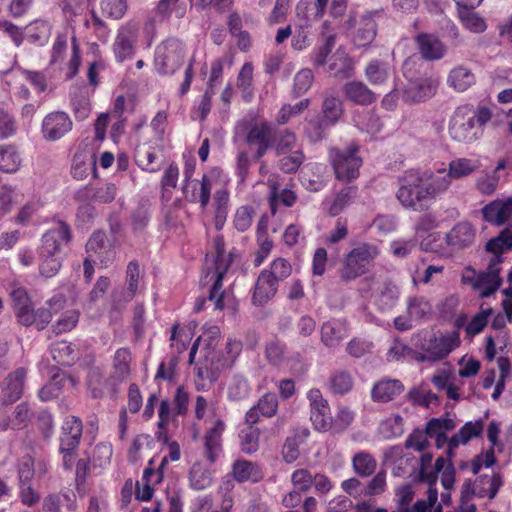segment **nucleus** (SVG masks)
<instances>
[{"label": "nucleus", "instance_id": "f257e3e1", "mask_svg": "<svg viewBox=\"0 0 512 512\" xmlns=\"http://www.w3.org/2000/svg\"><path fill=\"white\" fill-rule=\"evenodd\" d=\"M448 188L447 177L433 176L427 179L420 172L409 170L399 179L396 196L404 207L423 211L431 201Z\"/></svg>", "mask_w": 512, "mask_h": 512}, {"label": "nucleus", "instance_id": "f03ea898", "mask_svg": "<svg viewBox=\"0 0 512 512\" xmlns=\"http://www.w3.org/2000/svg\"><path fill=\"white\" fill-rule=\"evenodd\" d=\"M214 252L208 253L204 264V279L212 282L209 300L215 303V307L223 310L230 299L222 291V279L227 273L233 261V254L226 253L223 237L217 235L213 240Z\"/></svg>", "mask_w": 512, "mask_h": 512}, {"label": "nucleus", "instance_id": "7ed1b4c3", "mask_svg": "<svg viewBox=\"0 0 512 512\" xmlns=\"http://www.w3.org/2000/svg\"><path fill=\"white\" fill-rule=\"evenodd\" d=\"M491 118L492 111L487 106H478L474 111L467 106L459 107L450 120V137L461 143L475 142Z\"/></svg>", "mask_w": 512, "mask_h": 512}, {"label": "nucleus", "instance_id": "20e7f679", "mask_svg": "<svg viewBox=\"0 0 512 512\" xmlns=\"http://www.w3.org/2000/svg\"><path fill=\"white\" fill-rule=\"evenodd\" d=\"M413 341L415 347L420 350L416 353L415 359L431 362L444 359L461 343L457 331L440 335L419 332L413 336Z\"/></svg>", "mask_w": 512, "mask_h": 512}, {"label": "nucleus", "instance_id": "39448f33", "mask_svg": "<svg viewBox=\"0 0 512 512\" xmlns=\"http://www.w3.org/2000/svg\"><path fill=\"white\" fill-rule=\"evenodd\" d=\"M379 254L380 249L374 243L356 244L342 259L338 270L340 279L347 283L365 275Z\"/></svg>", "mask_w": 512, "mask_h": 512}, {"label": "nucleus", "instance_id": "423d86ee", "mask_svg": "<svg viewBox=\"0 0 512 512\" xmlns=\"http://www.w3.org/2000/svg\"><path fill=\"white\" fill-rule=\"evenodd\" d=\"M503 258L491 257L485 271L477 272L471 266H467L461 276L463 284L469 285L481 298L493 295L501 286L500 276Z\"/></svg>", "mask_w": 512, "mask_h": 512}, {"label": "nucleus", "instance_id": "0eeeda50", "mask_svg": "<svg viewBox=\"0 0 512 512\" xmlns=\"http://www.w3.org/2000/svg\"><path fill=\"white\" fill-rule=\"evenodd\" d=\"M360 147L351 142L345 148L333 147L329 149V158L338 180L351 182L358 178L359 169L363 164L358 155Z\"/></svg>", "mask_w": 512, "mask_h": 512}, {"label": "nucleus", "instance_id": "6e6552de", "mask_svg": "<svg viewBox=\"0 0 512 512\" xmlns=\"http://www.w3.org/2000/svg\"><path fill=\"white\" fill-rule=\"evenodd\" d=\"M64 242V226L47 231L42 238L40 256L42 262L39 270L42 276L47 278L55 276L61 269L62 263L60 257L61 247Z\"/></svg>", "mask_w": 512, "mask_h": 512}, {"label": "nucleus", "instance_id": "1a4fd4ad", "mask_svg": "<svg viewBox=\"0 0 512 512\" xmlns=\"http://www.w3.org/2000/svg\"><path fill=\"white\" fill-rule=\"evenodd\" d=\"M185 49L181 41L169 38L155 49L154 66L158 74L173 75L182 65Z\"/></svg>", "mask_w": 512, "mask_h": 512}, {"label": "nucleus", "instance_id": "9d476101", "mask_svg": "<svg viewBox=\"0 0 512 512\" xmlns=\"http://www.w3.org/2000/svg\"><path fill=\"white\" fill-rule=\"evenodd\" d=\"M275 136L274 128L267 121H260L249 127L246 143L249 148L255 149L254 160H260L275 145Z\"/></svg>", "mask_w": 512, "mask_h": 512}, {"label": "nucleus", "instance_id": "9b49d317", "mask_svg": "<svg viewBox=\"0 0 512 512\" xmlns=\"http://www.w3.org/2000/svg\"><path fill=\"white\" fill-rule=\"evenodd\" d=\"M138 40V28L133 24L121 26L112 44V51L117 63L131 59L135 53Z\"/></svg>", "mask_w": 512, "mask_h": 512}, {"label": "nucleus", "instance_id": "f8f14e48", "mask_svg": "<svg viewBox=\"0 0 512 512\" xmlns=\"http://www.w3.org/2000/svg\"><path fill=\"white\" fill-rule=\"evenodd\" d=\"M310 406V419L314 427L319 431H327L332 426V416L328 401L318 388H313L307 393Z\"/></svg>", "mask_w": 512, "mask_h": 512}, {"label": "nucleus", "instance_id": "ddd939ff", "mask_svg": "<svg viewBox=\"0 0 512 512\" xmlns=\"http://www.w3.org/2000/svg\"><path fill=\"white\" fill-rule=\"evenodd\" d=\"M329 0H299L296 5V17L301 22V29H308L320 20L328 7Z\"/></svg>", "mask_w": 512, "mask_h": 512}, {"label": "nucleus", "instance_id": "4468645a", "mask_svg": "<svg viewBox=\"0 0 512 512\" xmlns=\"http://www.w3.org/2000/svg\"><path fill=\"white\" fill-rule=\"evenodd\" d=\"M167 463V458L163 457L160 466L157 469L152 468L153 459L149 461V466L145 468L140 481L136 483L135 497L139 501H149L154 494L153 486L163 479V468Z\"/></svg>", "mask_w": 512, "mask_h": 512}, {"label": "nucleus", "instance_id": "2eb2a0df", "mask_svg": "<svg viewBox=\"0 0 512 512\" xmlns=\"http://www.w3.org/2000/svg\"><path fill=\"white\" fill-rule=\"evenodd\" d=\"M26 377L27 369L19 367L4 378L1 383V392L5 404L14 403L22 397Z\"/></svg>", "mask_w": 512, "mask_h": 512}, {"label": "nucleus", "instance_id": "dca6fc26", "mask_svg": "<svg viewBox=\"0 0 512 512\" xmlns=\"http://www.w3.org/2000/svg\"><path fill=\"white\" fill-rule=\"evenodd\" d=\"M416 462V458L404 453L400 446H393L385 452L384 463L392 466V474L395 477H405L415 468Z\"/></svg>", "mask_w": 512, "mask_h": 512}, {"label": "nucleus", "instance_id": "f3484780", "mask_svg": "<svg viewBox=\"0 0 512 512\" xmlns=\"http://www.w3.org/2000/svg\"><path fill=\"white\" fill-rule=\"evenodd\" d=\"M226 429V423L220 416L214 419L212 425L204 435V445L207 459L213 463L222 450V436Z\"/></svg>", "mask_w": 512, "mask_h": 512}, {"label": "nucleus", "instance_id": "a211bd4d", "mask_svg": "<svg viewBox=\"0 0 512 512\" xmlns=\"http://www.w3.org/2000/svg\"><path fill=\"white\" fill-rule=\"evenodd\" d=\"M278 410V398L275 393H265L258 402L252 406L245 415V422L254 426L260 420V415L271 418L276 415Z\"/></svg>", "mask_w": 512, "mask_h": 512}, {"label": "nucleus", "instance_id": "6ab92c4d", "mask_svg": "<svg viewBox=\"0 0 512 512\" xmlns=\"http://www.w3.org/2000/svg\"><path fill=\"white\" fill-rule=\"evenodd\" d=\"M342 92L346 100L359 106H369L377 100L376 93L360 80L346 82Z\"/></svg>", "mask_w": 512, "mask_h": 512}, {"label": "nucleus", "instance_id": "aec40b11", "mask_svg": "<svg viewBox=\"0 0 512 512\" xmlns=\"http://www.w3.org/2000/svg\"><path fill=\"white\" fill-rule=\"evenodd\" d=\"M482 215L490 224H505L512 218V197L491 201L482 208Z\"/></svg>", "mask_w": 512, "mask_h": 512}, {"label": "nucleus", "instance_id": "412c9836", "mask_svg": "<svg viewBox=\"0 0 512 512\" xmlns=\"http://www.w3.org/2000/svg\"><path fill=\"white\" fill-rule=\"evenodd\" d=\"M331 75L340 80L350 79L355 74V61L342 47H339L329 59Z\"/></svg>", "mask_w": 512, "mask_h": 512}, {"label": "nucleus", "instance_id": "4be33fe9", "mask_svg": "<svg viewBox=\"0 0 512 512\" xmlns=\"http://www.w3.org/2000/svg\"><path fill=\"white\" fill-rule=\"evenodd\" d=\"M376 14L377 11H369L361 16L352 39L356 48L367 47L375 39L377 33Z\"/></svg>", "mask_w": 512, "mask_h": 512}, {"label": "nucleus", "instance_id": "5701e85b", "mask_svg": "<svg viewBox=\"0 0 512 512\" xmlns=\"http://www.w3.org/2000/svg\"><path fill=\"white\" fill-rule=\"evenodd\" d=\"M278 283L266 270H263L257 278L252 294V303L263 306L277 293Z\"/></svg>", "mask_w": 512, "mask_h": 512}, {"label": "nucleus", "instance_id": "b1692460", "mask_svg": "<svg viewBox=\"0 0 512 512\" xmlns=\"http://www.w3.org/2000/svg\"><path fill=\"white\" fill-rule=\"evenodd\" d=\"M415 41L420 54L426 60H439L446 53V47L443 42L433 34L419 33L415 37Z\"/></svg>", "mask_w": 512, "mask_h": 512}, {"label": "nucleus", "instance_id": "393cba45", "mask_svg": "<svg viewBox=\"0 0 512 512\" xmlns=\"http://www.w3.org/2000/svg\"><path fill=\"white\" fill-rule=\"evenodd\" d=\"M484 429V423L482 419L474 422L470 421L453 435L448 442V455L451 457L453 451L460 445L467 444L471 439L479 437Z\"/></svg>", "mask_w": 512, "mask_h": 512}, {"label": "nucleus", "instance_id": "a878e982", "mask_svg": "<svg viewBox=\"0 0 512 512\" xmlns=\"http://www.w3.org/2000/svg\"><path fill=\"white\" fill-rule=\"evenodd\" d=\"M503 481L500 474L491 473L480 475L474 482H472L473 495L479 498L493 499Z\"/></svg>", "mask_w": 512, "mask_h": 512}, {"label": "nucleus", "instance_id": "bb28decb", "mask_svg": "<svg viewBox=\"0 0 512 512\" xmlns=\"http://www.w3.org/2000/svg\"><path fill=\"white\" fill-rule=\"evenodd\" d=\"M404 386L396 379H382L377 382L371 392L373 401L386 403L399 396Z\"/></svg>", "mask_w": 512, "mask_h": 512}, {"label": "nucleus", "instance_id": "cd10ccee", "mask_svg": "<svg viewBox=\"0 0 512 512\" xmlns=\"http://www.w3.org/2000/svg\"><path fill=\"white\" fill-rule=\"evenodd\" d=\"M347 337L348 328L345 322L329 321L321 327V340L328 347L338 346Z\"/></svg>", "mask_w": 512, "mask_h": 512}, {"label": "nucleus", "instance_id": "c85d7f7f", "mask_svg": "<svg viewBox=\"0 0 512 512\" xmlns=\"http://www.w3.org/2000/svg\"><path fill=\"white\" fill-rule=\"evenodd\" d=\"M232 475L238 482H258L263 478L260 467L251 461L237 459L232 465Z\"/></svg>", "mask_w": 512, "mask_h": 512}, {"label": "nucleus", "instance_id": "c756f323", "mask_svg": "<svg viewBox=\"0 0 512 512\" xmlns=\"http://www.w3.org/2000/svg\"><path fill=\"white\" fill-rule=\"evenodd\" d=\"M42 134L48 141L59 140L64 134V112H51L43 119Z\"/></svg>", "mask_w": 512, "mask_h": 512}, {"label": "nucleus", "instance_id": "7c9ffc66", "mask_svg": "<svg viewBox=\"0 0 512 512\" xmlns=\"http://www.w3.org/2000/svg\"><path fill=\"white\" fill-rule=\"evenodd\" d=\"M134 158L137 166L143 171L153 173L160 169L156 149L151 145L143 144L137 146Z\"/></svg>", "mask_w": 512, "mask_h": 512}, {"label": "nucleus", "instance_id": "2f4dec72", "mask_svg": "<svg viewBox=\"0 0 512 512\" xmlns=\"http://www.w3.org/2000/svg\"><path fill=\"white\" fill-rule=\"evenodd\" d=\"M367 81L373 86L384 85L390 77V67L385 61L373 59L364 69Z\"/></svg>", "mask_w": 512, "mask_h": 512}, {"label": "nucleus", "instance_id": "473e14b6", "mask_svg": "<svg viewBox=\"0 0 512 512\" xmlns=\"http://www.w3.org/2000/svg\"><path fill=\"white\" fill-rule=\"evenodd\" d=\"M22 164L21 155L14 144L0 145V170L5 173H15Z\"/></svg>", "mask_w": 512, "mask_h": 512}, {"label": "nucleus", "instance_id": "72a5a7b5", "mask_svg": "<svg viewBox=\"0 0 512 512\" xmlns=\"http://www.w3.org/2000/svg\"><path fill=\"white\" fill-rule=\"evenodd\" d=\"M90 173L96 175V159L88 153H77L74 155L71 175L77 180H83Z\"/></svg>", "mask_w": 512, "mask_h": 512}, {"label": "nucleus", "instance_id": "f704fd0d", "mask_svg": "<svg viewBox=\"0 0 512 512\" xmlns=\"http://www.w3.org/2000/svg\"><path fill=\"white\" fill-rule=\"evenodd\" d=\"M479 165L477 161L468 158H458L452 160L449 163L448 173L437 175L436 177H447L449 185L451 184V178L459 179L466 177L478 169Z\"/></svg>", "mask_w": 512, "mask_h": 512}, {"label": "nucleus", "instance_id": "c9c22d12", "mask_svg": "<svg viewBox=\"0 0 512 512\" xmlns=\"http://www.w3.org/2000/svg\"><path fill=\"white\" fill-rule=\"evenodd\" d=\"M447 81L456 91L464 92L475 83L476 79L469 68L459 65L450 71Z\"/></svg>", "mask_w": 512, "mask_h": 512}, {"label": "nucleus", "instance_id": "e433bc0d", "mask_svg": "<svg viewBox=\"0 0 512 512\" xmlns=\"http://www.w3.org/2000/svg\"><path fill=\"white\" fill-rule=\"evenodd\" d=\"M470 6L457 7L458 17L462 25L473 33H482L486 30L485 20Z\"/></svg>", "mask_w": 512, "mask_h": 512}, {"label": "nucleus", "instance_id": "4c0bfd02", "mask_svg": "<svg viewBox=\"0 0 512 512\" xmlns=\"http://www.w3.org/2000/svg\"><path fill=\"white\" fill-rule=\"evenodd\" d=\"M475 239V231L472 226H453L446 235L448 245L458 249L471 245Z\"/></svg>", "mask_w": 512, "mask_h": 512}, {"label": "nucleus", "instance_id": "58836bf2", "mask_svg": "<svg viewBox=\"0 0 512 512\" xmlns=\"http://www.w3.org/2000/svg\"><path fill=\"white\" fill-rule=\"evenodd\" d=\"M485 248L492 257L502 258V253L512 249V226H507L497 237L490 239Z\"/></svg>", "mask_w": 512, "mask_h": 512}, {"label": "nucleus", "instance_id": "ea45409f", "mask_svg": "<svg viewBox=\"0 0 512 512\" xmlns=\"http://www.w3.org/2000/svg\"><path fill=\"white\" fill-rule=\"evenodd\" d=\"M191 195L189 197L191 202H199L205 208L210 201L211 197V179L208 175L204 174L200 181L192 180L190 182Z\"/></svg>", "mask_w": 512, "mask_h": 512}, {"label": "nucleus", "instance_id": "a19ab883", "mask_svg": "<svg viewBox=\"0 0 512 512\" xmlns=\"http://www.w3.org/2000/svg\"><path fill=\"white\" fill-rule=\"evenodd\" d=\"M296 199L297 196L292 190L283 189L279 192L276 183L270 184L269 206L273 216L276 215L280 204L285 207H291Z\"/></svg>", "mask_w": 512, "mask_h": 512}, {"label": "nucleus", "instance_id": "79ce46f5", "mask_svg": "<svg viewBox=\"0 0 512 512\" xmlns=\"http://www.w3.org/2000/svg\"><path fill=\"white\" fill-rule=\"evenodd\" d=\"M352 466L358 476L369 477L376 471L377 461L370 453L359 451L352 458Z\"/></svg>", "mask_w": 512, "mask_h": 512}, {"label": "nucleus", "instance_id": "37998d69", "mask_svg": "<svg viewBox=\"0 0 512 512\" xmlns=\"http://www.w3.org/2000/svg\"><path fill=\"white\" fill-rule=\"evenodd\" d=\"M407 313L414 321H422L432 314V305L423 296H413L408 299Z\"/></svg>", "mask_w": 512, "mask_h": 512}, {"label": "nucleus", "instance_id": "c03bdc74", "mask_svg": "<svg viewBox=\"0 0 512 512\" xmlns=\"http://www.w3.org/2000/svg\"><path fill=\"white\" fill-rule=\"evenodd\" d=\"M343 115V103L336 96H326L322 104V118L331 126L338 123Z\"/></svg>", "mask_w": 512, "mask_h": 512}, {"label": "nucleus", "instance_id": "a18cd8bd", "mask_svg": "<svg viewBox=\"0 0 512 512\" xmlns=\"http://www.w3.org/2000/svg\"><path fill=\"white\" fill-rule=\"evenodd\" d=\"M86 247L88 251H93L95 253L104 251L107 253L108 257L105 260H101L105 266H107V264L112 261L113 253L111 251V243L102 230H97L93 233L87 242Z\"/></svg>", "mask_w": 512, "mask_h": 512}, {"label": "nucleus", "instance_id": "49530a36", "mask_svg": "<svg viewBox=\"0 0 512 512\" xmlns=\"http://www.w3.org/2000/svg\"><path fill=\"white\" fill-rule=\"evenodd\" d=\"M194 413L195 418L198 420H204L207 417L213 419L220 417L218 401L215 399L208 400L204 396L198 395L195 398Z\"/></svg>", "mask_w": 512, "mask_h": 512}, {"label": "nucleus", "instance_id": "de8ad7c7", "mask_svg": "<svg viewBox=\"0 0 512 512\" xmlns=\"http://www.w3.org/2000/svg\"><path fill=\"white\" fill-rule=\"evenodd\" d=\"M31 416L32 412L28 403L22 402L15 407L9 422H5L2 425V430H7L9 427L16 430L23 429L28 425Z\"/></svg>", "mask_w": 512, "mask_h": 512}, {"label": "nucleus", "instance_id": "09e8293b", "mask_svg": "<svg viewBox=\"0 0 512 512\" xmlns=\"http://www.w3.org/2000/svg\"><path fill=\"white\" fill-rule=\"evenodd\" d=\"M353 385V378L347 371H335L331 374L329 379V388L334 394H347L352 390Z\"/></svg>", "mask_w": 512, "mask_h": 512}, {"label": "nucleus", "instance_id": "8fccbe9b", "mask_svg": "<svg viewBox=\"0 0 512 512\" xmlns=\"http://www.w3.org/2000/svg\"><path fill=\"white\" fill-rule=\"evenodd\" d=\"M17 131L18 125L15 117L4 104L0 103V139L12 138Z\"/></svg>", "mask_w": 512, "mask_h": 512}, {"label": "nucleus", "instance_id": "3c124183", "mask_svg": "<svg viewBox=\"0 0 512 512\" xmlns=\"http://www.w3.org/2000/svg\"><path fill=\"white\" fill-rule=\"evenodd\" d=\"M308 431L304 430L302 434H294L288 437L284 443L282 455L286 463H293L300 455L299 446L304 441Z\"/></svg>", "mask_w": 512, "mask_h": 512}, {"label": "nucleus", "instance_id": "603ef678", "mask_svg": "<svg viewBox=\"0 0 512 512\" xmlns=\"http://www.w3.org/2000/svg\"><path fill=\"white\" fill-rule=\"evenodd\" d=\"M330 127L332 126L323 119L313 118L307 122L304 128V134L310 142L316 143L325 138L327 130Z\"/></svg>", "mask_w": 512, "mask_h": 512}, {"label": "nucleus", "instance_id": "864d4df0", "mask_svg": "<svg viewBox=\"0 0 512 512\" xmlns=\"http://www.w3.org/2000/svg\"><path fill=\"white\" fill-rule=\"evenodd\" d=\"M26 38L29 43L44 45L49 38V26L44 21H35L27 27Z\"/></svg>", "mask_w": 512, "mask_h": 512}, {"label": "nucleus", "instance_id": "5fc2aeb1", "mask_svg": "<svg viewBox=\"0 0 512 512\" xmlns=\"http://www.w3.org/2000/svg\"><path fill=\"white\" fill-rule=\"evenodd\" d=\"M229 192L219 189L214 195L215 224H225L228 216Z\"/></svg>", "mask_w": 512, "mask_h": 512}, {"label": "nucleus", "instance_id": "6e6d98bb", "mask_svg": "<svg viewBox=\"0 0 512 512\" xmlns=\"http://www.w3.org/2000/svg\"><path fill=\"white\" fill-rule=\"evenodd\" d=\"M190 483L191 486L197 490H203L211 485L212 476L208 469L201 463L193 464L190 470Z\"/></svg>", "mask_w": 512, "mask_h": 512}, {"label": "nucleus", "instance_id": "4d7b16f0", "mask_svg": "<svg viewBox=\"0 0 512 512\" xmlns=\"http://www.w3.org/2000/svg\"><path fill=\"white\" fill-rule=\"evenodd\" d=\"M139 279V264L136 261L129 262L126 270L127 291L124 294L125 301H130L135 297L138 291Z\"/></svg>", "mask_w": 512, "mask_h": 512}, {"label": "nucleus", "instance_id": "13d9d810", "mask_svg": "<svg viewBox=\"0 0 512 512\" xmlns=\"http://www.w3.org/2000/svg\"><path fill=\"white\" fill-rule=\"evenodd\" d=\"M48 308L37 311V318L41 321L38 329H43L52 319V314L60 312L64 308V297L61 294L53 296L47 301Z\"/></svg>", "mask_w": 512, "mask_h": 512}, {"label": "nucleus", "instance_id": "bf43d9fd", "mask_svg": "<svg viewBox=\"0 0 512 512\" xmlns=\"http://www.w3.org/2000/svg\"><path fill=\"white\" fill-rule=\"evenodd\" d=\"M492 308L481 309L465 327V332L469 338L481 333L487 326L488 319L492 315Z\"/></svg>", "mask_w": 512, "mask_h": 512}, {"label": "nucleus", "instance_id": "052dcab7", "mask_svg": "<svg viewBox=\"0 0 512 512\" xmlns=\"http://www.w3.org/2000/svg\"><path fill=\"white\" fill-rule=\"evenodd\" d=\"M387 489L386 470H379L366 485H364V497H373L383 494Z\"/></svg>", "mask_w": 512, "mask_h": 512}, {"label": "nucleus", "instance_id": "680f3d73", "mask_svg": "<svg viewBox=\"0 0 512 512\" xmlns=\"http://www.w3.org/2000/svg\"><path fill=\"white\" fill-rule=\"evenodd\" d=\"M82 422L76 417H71L66 421V452L76 448L82 436Z\"/></svg>", "mask_w": 512, "mask_h": 512}, {"label": "nucleus", "instance_id": "e2e57ef3", "mask_svg": "<svg viewBox=\"0 0 512 512\" xmlns=\"http://www.w3.org/2000/svg\"><path fill=\"white\" fill-rule=\"evenodd\" d=\"M358 127L368 134L375 135L382 130L383 124L380 117L372 110L364 112L358 117Z\"/></svg>", "mask_w": 512, "mask_h": 512}, {"label": "nucleus", "instance_id": "0e129e2a", "mask_svg": "<svg viewBox=\"0 0 512 512\" xmlns=\"http://www.w3.org/2000/svg\"><path fill=\"white\" fill-rule=\"evenodd\" d=\"M101 12L112 19H121L128 9L127 0H101Z\"/></svg>", "mask_w": 512, "mask_h": 512}, {"label": "nucleus", "instance_id": "69168bd1", "mask_svg": "<svg viewBox=\"0 0 512 512\" xmlns=\"http://www.w3.org/2000/svg\"><path fill=\"white\" fill-rule=\"evenodd\" d=\"M260 430L249 425V428L243 430L240 434V446L244 453L252 454L259 448Z\"/></svg>", "mask_w": 512, "mask_h": 512}, {"label": "nucleus", "instance_id": "338daca9", "mask_svg": "<svg viewBox=\"0 0 512 512\" xmlns=\"http://www.w3.org/2000/svg\"><path fill=\"white\" fill-rule=\"evenodd\" d=\"M456 423L448 417L432 418L426 424L425 431L429 437L442 435L455 428Z\"/></svg>", "mask_w": 512, "mask_h": 512}, {"label": "nucleus", "instance_id": "774afa93", "mask_svg": "<svg viewBox=\"0 0 512 512\" xmlns=\"http://www.w3.org/2000/svg\"><path fill=\"white\" fill-rule=\"evenodd\" d=\"M304 160L305 155L303 152L301 150H296L289 155H284L282 158H280L278 161V167L282 172L286 174H292L299 169Z\"/></svg>", "mask_w": 512, "mask_h": 512}]
</instances>
